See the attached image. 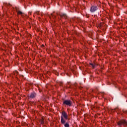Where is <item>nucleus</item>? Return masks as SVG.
Listing matches in <instances>:
<instances>
[{"mask_svg": "<svg viewBox=\"0 0 127 127\" xmlns=\"http://www.w3.org/2000/svg\"><path fill=\"white\" fill-rule=\"evenodd\" d=\"M63 103L64 106H68V107H71L72 106V102L70 100H64L63 99Z\"/></svg>", "mask_w": 127, "mask_h": 127, "instance_id": "nucleus-1", "label": "nucleus"}, {"mask_svg": "<svg viewBox=\"0 0 127 127\" xmlns=\"http://www.w3.org/2000/svg\"><path fill=\"white\" fill-rule=\"evenodd\" d=\"M118 126H122L123 125L124 127H127V122L125 120H122L118 123Z\"/></svg>", "mask_w": 127, "mask_h": 127, "instance_id": "nucleus-2", "label": "nucleus"}, {"mask_svg": "<svg viewBox=\"0 0 127 127\" xmlns=\"http://www.w3.org/2000/svg\"><path fill=\"white\" fill-rule=\"evenodd\" d=\"M98 10V7L97 6L92 5L90 8L91 12H95Z\"/></svg>", "mask_w": 127, "mask_h": 127, "instance_id": "nucleus-3", "label": "nucleus"}, {"mask_svg": "<svg viewBox=\"0 0 127 127\" xmlns=\"http://www.w3.org/2000/svg\"><path fill=\"white\" fill-rule=\"evenodd\" d=\"M36 97V93L32 92L28 95V99H34Z\"/></svg>", "mask_w": 127, "mask_h": 127, "instance_id": "nucleus-4", "label": "nucleus"}, {"mask_svg": "<svg viewBox=\"0 0 127 127\" xmlns=\"http://www.w3.org/2000/svg\"><path fill=\"white\" fill-rule=\"evenodd\" d=\"M61 117H63V118H64L65 120H68V114H67L66 112H65V111H63L62 113Z\"/></svg>", "mask_w": 127, "mask_h": 127, "instance_id": "nucleus-5", "label": "nucleus"}, {"mask_svg": "<svg viewBox=\"0 0 127 127\" xmlns=\"http://www.w3.org/2000/svg\"><path fill=\"white\" fill-rule=\"evenodd\" d=\"M60 16H61V17H62V18H64V19H66L67 17H68L67 14L65 13H61L60 14Z\"/></svg>", "mask_w": 127, "mask_h": 127, "instance_id": "nucleus-6", "label": "nucleus"}, {"mask_svg": "<svg viewBox=\"0 0 127 127\" xmlns=\"http://www.w3.org/2000/svg\"><path fill=\"white\" fill-rule=\"evenodd\" d=\"M61 123L62 125H65V124H66L65 119H64V118H63L62 116L61 117Z\"/></svg>", "mask_w": 127, "mask_h": 127, "instance_id": "nucleus-7", "label": "nucleus"}, {"mask_svg": "<svg viewBox=\"0 0 127 127\" xmlns=\"http://www.w3.org/2000/svg\"><path fill=\"white\" fill-rule=\"evenodd\" d=\"M90 65H91V66H92V68H95V67H96V64L93 63H90Z\"/></svg>", "mask_w": 127, "mask_h": 127, "instance_id": "nucleus-8", "label": "nucleus"}, {"mask_svg": "<svg viewBox=\"0 0 127 127\" xmlns=\"http://www.w3.org/2000/svg\"><path fill=\"white\" fill-rule=\"evenodd\" d=\"M64 125L65 127H70V125L68 123H66L65 124H64Z\"/></svg>", "mask_w": 127, "mask_h": 127, "instance_id": "nucleus-9", "label": "nucleus"}, {"mask_svg": "<svg viewBox=\"0 0 127 127\" xmlns=\"http://www.w3.org/2000/svg\"><path fill=\"white\" fill-rule=\"evenodd\" d=\"M18 14H23V13L20 11H17Z\"/></svg>", "mask_w": 127, "mask_h": 127, "instance_id": "nucleus-10", "label": "nucleus"}, {"mask_svg": "<svg viewBox=\"0 0 127 127\" xmlns=\"http://www.w3.org/2000/svg\"><path fill=\"white\" fill-rule=\"evenodd\" d=\"M114 111L115 112H118V111H120V109H119V108H116L114 109Z\"/></svg>", "mask_w": 127, "mask_h": 127, "instance_id": "nucleus-11", "label": "nucleus"}, {"mask_svg": "<svg viewBox=\"0 0 127 127\" xmlns=\"http://www.w3.org/2000/svg\"><path fill=\"white\" fill-rule=\"evenodd\" d=\"M35 14H37V15H39L40 13H39V12H36Z\"/></svg>", "mask_w": 127, "mask_h": 127, "instance_id": "nucleus-12", "label": "nucleus"}, {"mask_svg": "<svg viewBox=\"0 0 127 127\" xmlns=\"http://www.w3.org/2000/svg\"><path fill=\"white\" fill-rule=\"evenodd\" d=\"M20 77H21V78H24V76H23V75H20Z\"/></svg>", "mask_w": 127, "mask_h": 127, "instance_id": "nucleus-13", "label": "nucleus"}, {"mask_svg": "<svg viewBox=\"0 0 127 127\" xmlns=\"http://www.w3.org/2000/svg\"><path fill=\"white\" fill-rule=\"evenodd\" d=\"M41 124H44V121L43 120H42L41 121Z\"/></svg>", "mask_w": 127, "mask_h": 127, "instance_id": "nucleus-14", "label": "nucleus"}, {"mask_svg": "<svg viewBox=\"0 0 127 127\" xmlns=\"http://www.w3.org/2000/svg\"><path fill=\"white\" fill-rule=\"evenodd\" d=\"M51 16H53V14H51V15H49V17H50V18H51Z\"/></svg>", "mask_w": 127, "mask_h": 127, "instance_id": "nucleus-15", "label": "nucleus"}, {"mask_svg": "<svg viewBox=\"0 0 127 127\" xmlns=\"http://www.w3.org/2000/svg\"><path fill=\"white\" fill-rule=\"evenodd\" d=\"M8 5H11L10 4H9H9H8Z\"/></svg>", "mask_w": 127, "mask_h": 127, "instance_id": "nucleus-16", "label": "nucleus"}, {"mask_svg": "<svg viewBox=\"0 0 127 127\" xmlns=\"http://www.w3.org/2000/svg\"><path fill=\"white\" fill-rule=\"evenodd\" d=\"M61 85H62V82H61Z\"/></svg>", "mask_w": 127, "mask_h": 127, "instance_id": "nucleus-17", "label": "nucleus"}]
</instances>
